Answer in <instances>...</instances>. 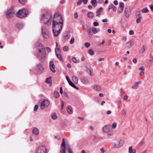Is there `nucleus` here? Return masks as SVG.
Segmentation results:
<instances>
[{"label": "nucleus", "mask_w": 153, "mask_h": 153, "mask_svg": "<svg viewBox=\"0 0 153 153\" xmlns=\"http://www.w3.org/2000/svg\"><path fill=\"white\" fill-rule=\"evenodd\" d=\"M63 20L59 13L55 14L52 20L53 31L54 36H57L60 33L63 26Z\"/></svg>", "instance_id": "obj_1"}, {"label": "nucleus", "mask_w": 153, "mask_h": 153, "mask_svg": "<svg viewBox=\"0 0 153 153\" xmlns=\"http://www.w3.org/2000/svg\"><path fill=\"white\" fill-rule=\"evenodd\" d=\"M37 51L35 55L41 61H44L46 58V53L45 48L42 44L39 45L37 47Z\"/></svg>", "instance_id": "obj_2"}, {"label": "nucleus", "mask_w": 153, "mask_h": 153, "mask_svg": "<svg viewBox=\"0 0 153 153\" xmlns=\"http://www.w3.org/2000/svg\"><path fill=\"white\" fill-rule=\"evenodd\" d=\"M52 16L51 13H46L41 16V21L45 24L50 25L52 21Z\"/></svg>", "instance_id": "obj_3"}, {"label": "nucleus", "mask_w": 153, "mask_h": 153, "mask_svg": "<svg viewBox=\"0 0 153 153\" xmlns=\"http://www.w3.org/2000/svg\"><path fill=\"white\" fill-rule=\"evenodd\" d=\"M28 13V11L25 8H23L19 10L16 13V15L18 17L22 18L26 16Z\"/></svg>", "instance_id": "obj_4"}, {"label": "nucleus", "mask_w": 153, "mask_h": 153, "mask_svg": "<svg viewBox=\"0 0 153 153\" xmlns=\"http://www.w3.org/2000/svg\"><path fill=\"white\" fill-rule=\"evenodd\" d=\"M15 13L13 7L8 9L6 12V16L7 19H11L14 15Z\"/></svg>", "instance_id": "obj_5"}, {"label": "nucleus", "mask_w": 153, "mask_h": 153, "mask_svg": "<svg viewBox=\"0 0 153 153\" xmlns=\"http://www.w3.org/2000/svg\"><path fill=\"white\" fill-rule=\"evenodd\" d=\"M42 32L44 38L47 39L49 36V34L46 28L42 26Z\"/></svg>", "instance_id": "obj_6"}, {"label": "nucleus", "mask_w": 153, "mask_h": 153, "mask_svg": "<svg viewBox=\"0 0 153 153\" xmlns=\"http://www.w3.org/2000/svg\"><path fill=\"white\" fill-rule=\"evenodd\" d=\"M131 11V9L130 6H127L125 7L124 10V15L126 18H127L129 17Z\"/></svg>", "instance_id": "obj_7"}, {"label": "nucleus", "mask_w": 153, "mask_h": 153, "mask_svg": "<svg viewBox=\"0 0 153 153\" xmlns=\"http://www.w3.org/2000/svg\"><path fill=\"white\" fill-rule=\"evenodd\" d=\"M49 102L47 100L44 99L41 104L40 107L41 109H43L49 105Z\"/></svg>", "instance_id": "obj_8"}, {"label": "nucleus", "mask_w": 153, "mask_h": 153, "mask_svg": "<svg viewBox=\"0 0 153 153\" xmlns=\"http://www.w3.org/2000/svg\"><path fill=\"white\" fill-rule=\"evenodd\" d=\"M65 141L64 139L63 138L59 153H65Z\"/></svg>", "instance_id": "obj_9"}, {"label": "nucleus", "mask_w": 153, "mask_h": 153, "mask_svg": "<svg viewBox=\"0 0 153 153\" xmlns=\"http://www.w3.org/2000/svg\"><path fill=\"white\" fill-rule=\"evenodd\" d=\"M47 149L44 146H41L38 149L36 153H47Z\"/></svg>", "instance_id": "obj_10"}, {"label": "nucleus", "mask_w": 153, "mask_h": 153, "mask_svg": "<svg viewBox=\"0 0 153 153\" xmlns=\"http://www.w3.org/2000/svg\"><path fill=\"white\" fill-rule=\"evenodd\" d=\"M124 4L123 2H120L119 4V6L118 7L117 11L119 13H122L123 11L124 8Z\"/></svg>", "instance_id": "obj_11"}, {"label": "nucleus", "mask_w": 153, "mask_h": 153, "mask_svg": "<svg viewBox=\"0 0 153 153\" xmlns=\"http://www.w3.org/2000/svg\"><path fill=\"white\" fill-rule=\"evenodd\" d=\"M49 67L51 70L53 72L55 73L56 70H55V66L53 61H50L49 63Z\"/></svg>", "instance_id": "obj_12"}, {"label": "nucleus", "mask_w": 153, "mask_h": 153, "mask_svg": "<svg viewBox=\"0 0 153 153\" xmlns=\"http://www.w3.org/2000/svg\"><path fill=\"white\" fill-rule=\"evenodd\" d=\"M81 81L84 84H88L89 83V81L88 79L85 77H82L81 78Z\"/></svg>", "instance_id": "obj_13"}, {"label": "nucleus", "mask_w": 153, "mask_h": 153, "mask_svg": "<svg viewBox=\"0 0 153 153\" xmlns=\"http://www.w3.org/2000/svg\"><path fill=\"white\" fill-rule=\"evenodd\" d=\"M124 143V141L121 140L119 141L118 144H115L114 146L116 148H119L121 147L123 145Z\"/></svg>", "instance_id": "obj_14"}, {"label": "nucleus", "mask_w": 153, "mask_h": 153, "mask_svg": "<svg viewBox=\"0 0 153 153\" xmlns=\"http://www.w3.org/2000/svg\"><path fill=\"white\" fill-rule=\"evenodd\" d=\"M110 125H106L103 127V131L105 132H108L110 131Z\"/></svg>", "instance_id": "obj_15"}, {"label": "nucleus", "mask_w": 153, "mask_h": 153, "mask_svg": "<svg viewBox=\"0 0 153 153\" xmlns=\"http://www.w3.org/2000/svg\"><path fill=\"white\" fill-rule=\"evenodd\" d=\"M67 112L69 114H72L73 113V110L72 107L70 105L67 106Z\"/></svg>", "instance_id": "obj_16"}, {"label": "nucleus", "mask_w": 153, "mask_h": 153, "mask_svg": "<svg viewBox=\"0 0 153 153\" xmlns=\"http://www.w3.org/2000/svg\"><path fill=\"white\" fill-rule=\"evenodd\" d=\"M103 9L102 7H100L97 10L96 12L97 16L99 17H100V14L102 12Z\"/></svg>", "instance_id": "obj_17"}, {"label": "nucleus", "mask_w": 153, "mask_h": 153, "mask_svg": "<svg viewBox=\"0 0 153 153\" xmlns=\"http://www.w3.org/2000/svg\"><path fill=\"white\" fill-rule=\"evenodd\" d=\"M141 81H139L137 82L132 86V88L134 89H137L139 85L141 84Z\"/></svg>", "instance_id": "obj_18"}, {"label": "nucleus", "mask_w": 153, "mask_h": 153, "mask_svg": "<svg viewBox=\"0 0 153 153\" xmlns=\"http://www.w3.org/2000/svg\"><path fill=\"white\" fill-rule=\"evenodd\" d=\"M85 30L88 33V36L89 37H91L93 35V33L91 32L92 31V28L89 27L88 30L85 29Z\"/></svg>", "instance_id": "obj_19"}, {"label": "nucleus", "mask_w": 153, "mask_h": 153, "mask_svg": "<svg viewBox=\"0 0 153 153\" xmlns=\"http://www.w3.org/2000/svg\"><path fill=\"white\" fill-rule=\"evenodd\" d=\"M32 133L33 134L37 135L39 133V130L36 128H34L32 130Z\"/></svg>", "instance_id": "obj_20"}, {"label": "nucleus", "mask_w": 153, "mask_h": 153, "mask_svg": "<svg viewBox=\"0 0 153 153\" xmlns=\"http://www.w3.org/2000/svg\"><path fill=\"white\" fill-rule=\"evenodd\" d=\"M93 88L96 91H99L101 90L100 86L98 85H95L93 86Z\"/></svg>", "instance_id": "obj_21"}, {"label": "nucleus", "mask_w": 153, "mask_h": 153, "mask_svg": "<svg viewBox=\"0 0 153 153\" xmlns=\"http://www.w3.org/2000/svg\"><path fill=\"white\" fill-rule=\"evenodd\" d=\"M72 79L73 81L75 83H77L78 81V79L74 75L72 77Z\"/></svg>", "instance_id": "obj_22"}, {"label": "nucleus", "mask_w": 153, "mask_h": 153, "mask_svg": "<svg viewBox=\"0 0 153 153\" xmlns=\"http://www.w3.org/2000/svg\"><path fill=\"white\" fill-rule=\"evenodd\" d=\"M71 35L68 32L65 33L64 35V37L65 39H68L70 37Z\"/></svg>", "instance_id": "obj_23"}, {"label": "nucleus", "mask_w": 153, "mask_h": 153, "mask_svg": "<svg viewBox=\"0 0 153 153\" xmlns=\"http://www.w3.org/2000/svg\"><path fill=\"white\" fill-rule=\"evenodd\" d=\"M37 68L40 71H42L44 69L43 67L40 64H39L37 65Z\"/></svg>", "instance_id": "obj_24"}, {"label": "nucleus", "mask_w": 153, "mask_h": 153, "mask_svg": "<svg viewBox=\"0 0 153 153\" xmlns=\"http://www.w3.org/2000/svg\"><path fill=\"white\" fill-rule=\"evenodd\" d=\"M92 31L94 34H96L97 32L100 31V29L99 28L96 29V28L93 27L92 28Z\"/></svg>", "instance_id": "obj_25"}, {"label": "nucleus", "mask_w": 153, "mask_h": 153, "mask_svg": "<svg viewBox=\"0 0 153 153\" xmlns=\"http://www.w3.org/2000/svg\"><path fill=\"white\" fill-rule=\"evenodd\" d=\"M136 151L134 149H133L132 146H130L129 148V153H135Z\"/></svg>", "instance_id": "obj_26"}, {"label": "nucleus", "mask_w": 153, "mask_h": 153, "mask_svg": "<svg viewBox=\"0 0 153 153\" xmlns=\"http://www.w3.org/2000/svg\"><path fill=\"white\" fill-rule=\"evenodd\" d=\"M94 16V14L92 12H89L88 13V16L90 18H92Z\"/></svg>", "instance_id": "obj_27"}, {"label": "nucleus", "mask_w": 153, "mask_h": 153, "mask_svg": "<svg viewBox=\"0 0 153 153\" xmlns=\"http://www.w3.org/2000/svg\"><path fill=\"white\" fill-rule=\"evenodd\" d=\"M68 83L70 86H71V87H73L74 88H75L77 90L78 89V88L71 81L70 82H69Z\"/></svg>", "instance_id": "obj_28"}, {"label": "nucleus", "mask_w": 153, "mask_h": 153, "mask_svg": "<svg viewBox=\"0 0 153 153\" xmlns=\"http://www.w3.org/2000/svg\"><path fill=\"white\" fill-rule=\"evenodd\" d=\"M23 27L22 24L21 23H18L16 25V27L19 29H22Z\"/></svg>", "instance_id": "obj_29"}, {"label": "nucleus", "mask_w": 153, "mask_h": 153, "mask_svg": "<svg viewBox=\"0 0 153 153\" xmlns=\"http://www.w3.org/2000/svg\"><path fill=\"white\" fill-rule=\"evenodd\" d=\"M51 117L52 119L54 120L57 119V118L56 114L55 113H53L51 114Z\"/></svg>", "instance_id": "obj_30"}, {"label": "nucleus", "mask_w": 153, "mask_h": 153, "mask_svg": "<svg viewBox=\"0 0 153 153\" xmlns=\"http://www.w3.org/2000/svg\"><path fill=\"white\" fill-rule=\"evenodd\" d=\"M66 149L68 153H73L70 146H68V147H66Z\"/></svg>", "instance_id": "obj_31"}, {"label": "nucleus", "mask_w": 153, "mask_h": 153, "mask_svg": "<svg viewBox=\"0 0 153 153\" xmlns=\"http://www.w3.org/2000/svg\"><path fill=\"white\" fill-rule=\"evenodd\" d=\"M141 19L142 17L141 16H139L136 19V22L137 23H139L141 22Z\"/></svg>", "instance_id": "obj_32"}, {"label": "nucleus", "mask_w": 153, "mask_h": 153, "mask_svg": "<svg viewBox=\"0 0 153 153\" xmlns=\"http://www.w3.org/2000/svg\"><path fill=\"white\" fill-rule=\"evenodd\" d=\"M146 47L145 45H143L142 46V48L140 50V51L142 53H143L146 51Z\"/></svg>", "instance_id": "obj_33"}, {"label": "nucleus", "mask_w": 153, "mask_h": 153, "mask_svg": "<svg viewBox=\"0 0 153 153\" xmlns=\"http://www.w3.org/2000/svg\"><path fill=\"white\" fill-rule=\"evenodd\" d=\"M54 96L56 98H58L59 97V94L58 92L55 91L54 92Z\"/></svg>", "instance_id": "obj_34"}, {"label": "nucleus", "mask_w": 153, "mask_h": 153, "mask_svg": "<svg viewBox=\"0 0 153 153\" xmlns=\"http://www.w3.org/2000/svg\"><path fill=\"white\" fill-rule=\"evenodd\" d=\"M91 2L93 5L95 6H96L97 3V1L96 0H91Z\"/></svg>", "instance_id": "obj_35"}, {"label": "nucleus", "mask_w": 153, "mask_h": 153, "mask_svg": "<svg viewBox=\"0 0 153 153\" xmlns=\"http://www.w3.org/2000/svg\"><path fill=\"white\" fill-rule=\"evenodd\" d=\"M142 12L143 13H147L149 12V10L147 8H145L142 10Z\"/></svg>", "instance_id": "obj_36"}, {"label": "nucleus", "mask_w": 153, "mask_h": 153, "mask_svg": "<svg viewBox=\"0 0 153 153\" xmlns=\"http://www.w3.org/2000/svg\"><path fill=\"white\" fill-rule=\"evenodd\" d=\"M46 82L49 84L51 83V77L47 78L46 80Z\"/></svg>", "instance_id": "obj_37"}, {"label": "nucleus", "mask_w": 153, "mask_h": 153, "mask_svg": "<svg viewBox=\"0 0 153 153\" xmlns=\"http://www.w3.org/2000/svg\"><path fill=\"white\" fill-rule=\"evenodd\" d=\"M88 53L91 55H93L94 54V52L92 49H89L88 51Z\"/></svg>", "instance_id": "obj_38"}, {"label": "nucleus", "mask_w": 153, "mask_h": 153, "mask_svg": "<svg viewBox=\"0 0 153 153\" xmlns=\"http://www.w3.org/2000/svg\"><path fill=\"white\" fill-rule=\"evenodd\" d=\"M19 2L21 4H23L27 2V0H18Z\"/></svg>", "instance_id": "obj_39"}, {"label": "nucleus", "mask_w": 153, "mask_h": 153, "mask_svg": "<svg viewBox=\"0 0 153 153\" xmlns=\"http://www.w3.org/2000/svg\"><path fill=\"white\" fill-rule=\"evenodd\" d=\"M56 55L57 57L60 60H62V56L60 54H57V53H56Z\"/></svg>", "instance_id": "obj_40"}, {"label": "nucleus", "mask_w": 153, "mask_h": 153, "mask_svg": "<svg viewBox=\"0 0 153 153\" xmlns=\"http://www.w3.org/2000/svg\"><path fill=\"white\" fill-rule=\"evenodd\" d=\"M72 61L75 63H77L79 62V61L76 59L75 57H73L72 59Z\"/></svg>", "instance_id": "obj_41"}, {"label": "nucleus", "mask_w": 153, "mask_h": 153, "mask_svg": "<svg viewBox=\"0 0 153 153\" xmlns=\"http://www.w3.org/2000/svg\"><path fill=\"white\" fill-rule=\"evenodd\" d=\"M114 5L113 4H111L108 7V11H109V10L111 9H112L113 7H114Z\"/></svg>", "instance_id": "obj_42"}, {"label": "nucleus", "mask_w": 153, "mask_h": 153, "mask_svg": "<svg viewBox=\"0 0 153 153\" xmlns=\"http://www.w3.org/2000/svg\"><path fill=\"white\" fill-rule=\"evenodd\" d=\"M75 39L74 37H72L70 41V43L71 44H73L74 42Z\"/></svg>", "instance_id": "obj_43"}, {"label": "nucleus", "mask_w": 153, "mask_h": 153, "mask_svg": "<svg viewBox=\"0 0 153 153\" xmlns=\"http://www.w3.org/2000/svg\"><path fill=\"white\" fill-rule=\"evenodd\" d=\"M68 46H64L63 48V50L65 51H66L68 50Z\"/></svg>", "instance_id": "obj_44"}, {"label": "nucleus", "mask_w": 153, "mask_h": 153, "mask_svg": "<svg viewBox=\"0 0 153 153\" xmlns=\"http://www.w3.org/2000/svg\"><path fill=\"white\" fill-rule=\"evenodd\" d=\"M128 44L130 45L131 47L132 46L134 45V42L132 40H131L130 42L128 43Z\"/></svg>", "instance_id": "obj_45"}, {"label": "nucleus", "mask_w": 153, "mask_h": 153, "mask_svg": "<svg viewBox=\"0 0 153 153\" xmlns=\"http://www.w3.org/2000/svg\"><path fill=\"white\" fill-rule=\"evenodd\" d=\"M39 108V105H36L34 108V111H36Z\"/></svg>", "instance_id": "obj_46"}, {"label": "nucleus", "mask_w": 153, "mask_h": 153, "mask_svg": "<svg viewBox=\"0 0 153 153\" xmlns=\"http://www.w3.org/2000/svg\"><path fill=\"white\" fill-rule=\"evenodd\" d=\"M90 45V44L88 42H86L85 44V46L86 48H88Z\"/></svg>", "instance_id": "obj_47"}, {"label": "nucleus", "mask_w": 153, "mask_h": 153, "mask_svg": "<svg viewBox=\"0 0 153 153\" xmlns=\"http://www.w3.org/2000/svg\"><path fill=\"white\" fill-rule=\"evenodd\" d=\"M55 53H57V52H59L60 50L59 47L58 46L56 47L55 48Z\"/></svg>", "instance_id": "obj_48"}, {"label": "nucleus", "mask_w": 153, "mask_h": 153, "mask_svg": "<svg viewBox=\"0 0 153 153\" xmlns=\"http://www.w3.org/2000/svg\"><path fill=\"white\" fill-rule=\"evenodd\" d=\"M117 123H114L113 124H112V128H116V126H117Z\"/></svg>", "instance_id": "obj_49"}, {"label": "nucleus", "mask_w": 153, "mask_h": 153, "mask_svg": "<svg viewBox=\"0 0 153 153\" xmlns=\"http://www.w3.org/2000/svg\"><path fill=\"white\" fill-rule=\"evenodd\" d=\"M82 0H79L77 2V5H80L82 3Z\"/></svg>", "instance_id": "obj_50"}, {"label": "nucleus", "mask_w": 153, "mask_h": 153, "mask_svg": "<svg viewBox=\"0 0 153 153\" xmlns=\"http://www.w3.org/2000/svg\"><path fill=\"white\" fill-rule=\"evenodd\" d=\"M30 72H33L35 74H36L37 73L36 71L34 69V68H32L31 70H30Z\"/></svg>", "instance_id": "obj_51"}, {"label": "nucleus", "mask_w": 153, "mask_h": 153, "mask_svg": "<svg viewBox=\"0 0 153 153\" xmlns=\"http://www.w3.org/2000/svg\"><path fill=\"white\" fill-rule=\"evenodd\" d=\"M87 71L88 72H89V74L90 76H91V68H88L87 69Z\"/></svg>", "instance_id": "obj_52"}, {"label": "nucleus", "mask_w": 153, "mask_h": 153, "mask_svg": "<svg viewBox=\"0 0 153 153\" xmlns=\"http://www.w3.org/2000/svg\"><path fill=\"white\" fill-rule=\"evenodd\" d=\"M93 25L95 26H97L99 25V23L97 22H94L93 23Z\"/></svg>", "instance_id": "obj_53"}, {"label": "nucleus", "mask_w": 153, "mask_h": 153, "mask_svg": "<svg viewBox=\"0 0 153 153\" xmlns=\"http://www.w3.org/2000/svg\"><path fill=\"white\" fill-rule=\"evenodd\" d=\"M145 69L144 67L143 66H141L139 68V70L141 71H144Z\"/></svg>", "instance_id": "obj_54"}, {"label": "nucleus", "mask_w": 153, "mask_h": 153, "mask_svg": "<svg viewBox=\"0 0 153 153\" xmlns=\"http://www.w3.org/2000/svg\"><path fill=\"white\" fill-rule=\"evenodd\" d=\"M78 16L77 13H75L74 14V17L75 19H77L78 18Z\"/></svg>", "instance_id": "obj_55"}, {"label": "nucleus", "mask_w": 153, "mask_h": 153, "mask_svg": "<svg viewBox=\"0 0 153 153\" xmlns=\"http://www.w3.org/2000/svg\"><path fill=\"white\" fill-rule=\"evenodd\" d=\"M129 34L130 35H132L134 34V32L132 30H130L129 31Z\"/></svg>", "instance_id": "obj_56"}, {"label": "nucleus", "mask_w": 153, "mask_h": 153, "mask_svg": "<svg viewBox=\"0 0 153 153\" xmlns=\"http://www.w3.org/2000/svg\"><path fill=\"white\" fill-rule=\"evenodd\" d=\"M150 57L152 59H150L149 60V62L151 63H152L153 62V56H152L151 55Z\"/></svg>", "instance_id": "obj_57"}, {"label": "nucleus", "mask_w": 153, "mask_h": 153, "mask_svg": "<svg viewBox=\"0 0 153 153\" xmlns=\"http://www.w3.org/2000/svg\"><path fill=\"white\" fill-rule=\"evenodd\" d=\"M112 9L113 11L114 12H115L117 10V7L116 6H114V7L112 8Z\"/></svg>", "instance_id": "obj_58"}, {"label": "nucleus", "mask_w": 153, "mask_h": 153, "mask_svg": "<svg viewBox=\"0 0 153 153\" xmlns=\"http://www.w3.org/2000/svg\"><path fill=\"white\" fill-rule=\"evenodd\" d=\"M66 79L67 81H68V83H69V82H70L71 81L69 79L68 76H66Z\"/></svg>", "instance_id": "obj_59"}, {"label": "nucleus", "mask_w": 153, "mask_h": 153, "mask_svg": "<svg viewBox=\"0 0 153 153\" xmlns=\"http://www.w3.org/2000/svg\"><path fill=\"white\" fill-rule=\"evenodd\" d=\"M100 150L102 153H104L105 152V150H104V148H102L100 149Z\"/></svg>", "instance_id": "obj_60"}, {"label": "nucleus", "mask_w": 153, "mask_h": 153, "mask_svg": "<svg viewBox=\"0 0 153 153\" xmlns=\"http://www.w3.org/2000/svg\"><path fill=\"white\" fill-rule=\"evenodd\" d=\"M133 62L134 63H136L137 62V59L136 58L134 59L133 60Z\"/></svg>", "instance_id": "obj_61"}, {"label": "nucleus", "mask_w": 153, "mask_h": 153, "mask_svg": "<svg viewBox=\"0 0 153 153\" xmlns=\"http://www.w3.org/2000/svg\"><path fill=\"white\" fill-rule=\"evenodd\" d=\"M114 4L115 5H117L118 4V2L117 0H115L114 2Z\"/></svg>", "instance_id": "obj_62"}, {"label": "nucleus", "mask_w": 153, "mask_h": 153, "mask_svg": "<svg viewBox=\"0 0 153 153\" xmlns=\"http://www.w3.org/2000/svg\"><path fill=\"white\" fill-rule=\"evenodd\" d=\"M48 52H50L51 51V50L50 48L48 47L46 48Z\"/></svg>", "instance_id": "obj_63"}, {"label": "nucleus", "mask_w": 153, "mask_h": 153, "mask_svg": "<svg viewBox=\"0 0 153 153\" xmlns=\"http://www.w3.org/2000/svg\"><path fill=\"white\" fill-rule=\"evenodd\" d=\"M88 8L90 10L92 8V5H89L88 6Z\"/></svg>", "instance_id": "obj_64"}]
</instances>
